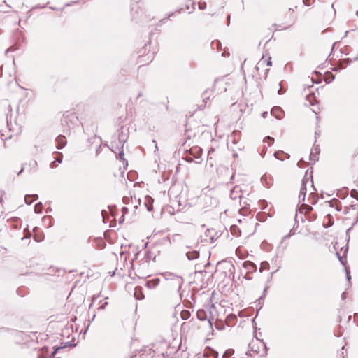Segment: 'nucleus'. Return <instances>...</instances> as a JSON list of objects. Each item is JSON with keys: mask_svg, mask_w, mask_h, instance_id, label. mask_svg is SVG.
Returning <instances> with one entry per match:
<instances>
[{"mask_svg": "<svg viewBox=\"0 0 358 358\" xmlns=\"http://www.w3.org/2000/svg\"><path fill=\"white\" fill-rule=\"evenodd\" d=\"M317 196L315 194V193L314 192H310V194H309V196L308 198V201L311 203V204H315L317 202Z\"/></svg>", "mask_w": 358, "mask_h": 358, "instance_id": "ddd939ff", "label": "nucleus"}, {"mask_svg": "<svg viewBox=\"0 0 358 358\" xmlns=\"http://www.w3.org/2000/svg\"><path fill=\"white\" fill-rule=\"evenodd\" d=\"M108 303L106 301L103 302L101 306H100V308L101 309H104L106 308V306H107Z\"/></svg>", "mask_w": 358, "mask_h": 358, "instance_id": "bb28decb", "label": "nucleus"}, {"mask_svg": "<svg viewBox=\"0 0 358 358\" xmlns=\"http://www.w3.org/2000/svg\"><path fill=\"white\" fill-rule=\"evenodd\" d=\"M199 8L200 10H204L206 8V2H202V1H200L199 3Z\"/></svg>", "mask_w": 358, "mask_h": 358, "instance_id": "412c9836", "label": "nucleus"}, {"mask_svg": "<svg viewBox=\"0 0 358 358\" xmlns=\"http://www.w3.org/2000/svg\"><path fill=\"white\" fill-rule=\"evenodd\" d=\"M334 79V76L331 75V76H330V77H328V78H326V81H327V83H330V82H331Z\"/></svg>", "mask_w": 358, "mask_h": 358, "instance_id": "5701e85b", "label": "nucleus"}, {"mask_svg": "<svg viewBox=\"0 0 358 358\" xmlns=\"http://www.w3.org/2000/svg\"><path fill=\"white\" fill-rule=\"evenodd\" d=\"M134 296L138 300H142L144 299V295L143 294L142 287H136L134 289Z\"/></svg>", "mask_w": 358, "mask_h": 358, "instance_id": "6e6552de", "label": "nucleus"}, {"mask_svg": "<svg viewBox=\"0 0 358 358\" xmlns=\"http://www.w3.org/2000/svg\"><path fill=\"white\" fill-rule=\"evenodd\" d=\"M190 312L187 310H183L180 313V317L184 320L189 319L190 317Z\"/></svg>", "mask_w": 358, "mask_h": 358, "instance_id": "4468645a", "label": "nucleus"}, {"mask_svg": "<svg viewBox=\"0 0 358 358\" xmlns=\"http://www.w3.org/2000/svg\"><path fill=\"white\" fill-rule=\"evenodd\" d=\"M187 160L188 162H192V161H193V159H192V158H190V159H187Z\"/></svg>", "mask_w": 358, "mask_h": 358, "instance_id": "e433bc0d", "label": "nucleus"}, {"mask_svg": "<svg viewBox=\"0 0 358 358\" xmlns=\"http://www.w3.org/2000/svg\"><path fill=\"white\" fill-rule=\"evenodd\" d=\"M303 1L306 6H308L310 5V3L308 2V0H303Z\"/></svg>", "mask_w": 358, "mask_h": 358, "instance_id": "c85d7f7f", "label": "nucleus"}, {"mask_svg": "<svg viewBox=\"0 0 358 358\" xmlns=\"http://www.w3.org/2000/svg\"><path fill=\"white\" fill-rule=\"evenodd\" d=\"M277 154H278V153H277V152H275V153L274 154V155H275V157L276 158H278V156H277Z\"/></svg>", "mask_w": 358, "mask_h": 358, "instance_id": "a19ab883", "label": "nucleus"}, {"mask_svg": "<svg viewBox=\"0 0 358 358\" xmlns=\"http://www.w3.org/2000/svg\"><path fill=\"white\" fill-rule=\"evenodd\" d=\"M267 265H268V263H266V262L262 263L261 269L262 268H266V266H267Z\"/></svg>", "mask_w": 358, "mask_h": 358, "instance_id": "cd10ccee", "label": "nucleus"}, {"mask_svg": "<svg viewBox=\"0 0 358 358\" xmlns=\"http://www.w3.org/2000/svg\"><path fill=\"white\" fill-rule=\"evenodd\" d=\"M334 248L336 251V256H337L338 259H339L341 264L345 266L346 278H347V280H348V282H350V278H351L350 275V271L348 269V268L345 266V264L347 262L346 255L348 252V247H347V245L341 247L340 252H338V249L339 248V244L338 242H336L335 243V245H334Z\"/></svg>", "mask_w": 358, "mask_h": 358, "instance_id": "f257e3e1", "label": "nucleus"}, {"mask_svg": "<svg viewBox=\"0 0 358 358\" xmlns=\"http://www.w3.org/2000/svg\"><path fill=\"white\" fill-rule=\"evenodd\" d=\"M56 161L53 162L51 164V166L52 167H54L55 166H56L55 164Z\"/></svg>", "mask_w": 358, "mask_h": 358, "instance_id": "72a5a7b5", "label": "nucleus"}, {"mask_svg": "<svg viewBox=\"0 0 358 358\" xmlns=\"http://www.w3.org/2000/svg\"><path fill=\"white\" fill-rule=\"evenodd\" d=\"M159 283V279H154L152 280H149L146 282V287L149 289H153L158 286Z\"/></svg>", "mask_w": 358, "mask_h": 358, "instance_id": "9d476101", "label": "nucleus"}, {"mask_svg": "<svg viewBox=\"0 0 358 358\" xmlns=\"http://www.w3.org/2000/svg\"><path fill=\"white\" fill-rule=\"evenodd\" d=\"M145 205H146V206H147V209H148V211L152 210V207L151 206H148V205H147V204H145Z\"/></svg>", "mask_w": 358, "mask_h": 358, "instance_id": "c756f323", "label": "nucleus"}, {"mask_svg": "<svg viewBox=\"0 0 358 358\" xmlns=\"http://www.w3.org/2000/svg\"><path fill=\"white\" fill-rule=\"evenodd\" d=\"M302 207L304 210H306V211H310L312 210V207L310 206V205H307V204H304L303 203L302 204Z\"/></svg>", "mask_w": 358, "mask_h": 358, "instance_id": "4be33fe9", "label": "nucleus"}, {"mask_svg": "<svg viewBox=\"0 0 358 358\" xmlns=\"http://www.w3.org/2000/svg\"><path fill=\"white\" fill-rule=\"evenodd\" d=\"M266 115H267V112H264L262 113V117H265Z\"/></svg>", "mask_w": 358, "mask_h": 358, "instance_id": "473e14b6", "label": "nucleus"}, {"mask_svg": "<svg viewBox=\"0 0 358 358\" xmlns=\"http://www.w3.org/2000/svg\"><path fill=\"white\" fill-rule=\"evenodd\" d=\"M239 132L238 131H234L230 136V141L233 143V144L236 143V137H238Z\"/></svg>", "mask_w": 358, "mask_h": 358, "instance_id": "2eb2a0df", "label": "nucleus"}, {"mask_svg": "<svg viewBox=\"0 0 358 358\" xmlns=\"http://www.w3.org/2000/svg\"><path fill=\"white\" fill-rule=\"evenodd\" d=\"M267 141H272L273 142L274 141V138H272V137H270V136H267L264 138V142H267Z\"/></svg>", "mask_w": 358, "mask_h": 358, "instance_id": "393cba45", "label": "nucleus"}, {"mask_svg": "<svg viewBox=\"0 0 358 358\" xmlns=\"http://www.w3.org/2000/svg\"><path fill=\"white\" fill-rule=\"evenodd\" d=\"M196 150V152L198 154V157H199L201 156V152H202V150L201 148H196L195 149Z\"/></svg>", "mask_w": 358, "mask_h": 358, "instance_id": "a878e982", "label": "nucleus"}, {"mask_svg": "<svg viewBox=\"0 0 358 358\" xmlns=\"http://www.w3.org/2000/svg\"><path fill=\"white\" fill-rule=\"evenodd\" d=\"M164 276L166 280H176V287H177L178 289L181 288V286L183 283V280L181 277L172 273H167L164 275Z\"/></svg>", "mask_w": 358, "mask_h": 358, "instance_id": "20e7f679", "label": "nucleus"}, {"mask_svg": "<svg viewBox=\"0 0 358 358\" xmlns=\"http://www.w3.org/2000/svg\"><path fill=\"white\" fill-rule=\"evenodd\" d=\"M350 195L358 201V192L355 189L351 190Z\"/></svg>", "mask_w": 358, "mask_h": 358, "instance_id": "a211bd4d", "label": "nucleus"}, {"mask_svg": "<svg viewBox=\"0 0 358 358\" xmlns=\"http://www.w3.org/2000/svg\"><path fill=\"white\" fill-rule=\"evenodd\" d=\"M153 143H156L155 140H153ZM155 147L157 148V144H155Z\"/></svg>", "mask_w": 358, "mask_h": 358, "instance_id": "79ce46f5", "label": "nucleus"}, {"mask_svg": "<svg viewBox=\"0 0 358 358\" xmlns=\"http://www.w3.org/2000/svg\"><path fill=\"white\" fill-rule=\"evenodd\" d=\"M266 62V65L268 66H271L272 65V62L271 61V58H269L268 60L264 59L263 58L258 62V65L262 66L264 63Z\"/></svg>", "mask_w": 358, "mask_h": 358, "instance_id": "dca6fc26", "label": "nucleus"}, {"mask_svg": "<svg viewBox=\"0 0 358 358\" xmlns=\"http://www.w3.org/2000/svg\"><path fill=\"white\" fill-rule=\"evenodd\" d=\"M308 190L309 192H310L312 191H315V189L313 186V180L305 176L302 180L300 193L299 195V202H303L305 201V197Z\"/></svg>", "mask_w": 358, "mask_h": 358, "instance_id": "f03ea898", "label": "nucleus"}, {"mask_svg": "<svg viewBox=\"0 0 358 358\" xmlns=\"http://www.w3.org/2000/svg\"><path fill=\"white\" fill-rule=\"evenodd\" d=\"M253 345H254V344L252 345V347H251L252 350H248L246 352L247 355L252 357L255 355H257L259 353V351L257 350H253Z\"/></svg>", "mask_w": 358, "mask_h": 358, "instance_id": "f3484780", "label": "nucleus"}, {"mask_svg": "<svg viewBox=\"0 0 358 358\" xmlns=\"http://www.w3.org/2000/svg\"><path fill=\"white\" fill-rule=\"evenodd\" d=\"M215 152V149L213 148H210L208 150V159H213V152Z\"/></svg>", "mask_w": 358, "mask_h": 358, "instance_id": "6ab92c4d", "label": "nucleus"}, {"mask_svg": "<svg viewBox=\"0 0 358 358\" xmlns=\"http://www.w3.org/2000/svg\"><path fill=\"white\" fill-rule=\"evenodd\" d=\"M38 198V196L36 194L34 195H26L24 200L27 204L31 205L32 202Z\"/></svg>", "mask_w": 358, "mask_h": 358, "instance_id": "f8f14e48", "label": "nucleus"}, {"mask_svg": "<svg viewBox=\"0 0 358 358\" xmlns=\"http://www.w3.org/2000/svg\"><path fill=\"white\" fill-rule=\"evenodd\" d=\"M278 94H283V92L282 91V87H280V89H279V90H278Z\"/></svg>", "mask_w": 358, "mask_h": 358, "instance_id": "7c9ffc66", "label": "nucleus"}, {"mask_svg": "<svg viewBox=\"0 0 358 358\" xmlns=\"http://www.w3.org/2000/svg\"><path fill=\"white\" fill-rule=\"evenodd\" d=\"M56 143H57V149H62V148L64 147V145H66V138L65 136H62V135H59L57 138H56Z\"/></svg>", "mask_w": 358, "mask_h": 358, "instance_id": "423d86ee", "label": "nucleus"}, {"mask_svg": "<svg viewBox=\"0 0 358 358\" xmlns=\"http://www.w3.org/2000/svg\"><path fill=\"white\" fill-rule=\"evenodd\" d=\"M23 168L20 171V172L18 173V175L20 174L22 171H23Z\"/></svg>", "mask_w": 358, "mask_h": 358, "instance_id": "4c0bfd02", "label": "nucleus"}, {"mask_svg": "<svg viewBox=\"0 0 358 358\" xmlns=\"http://www.w3.org/2000/svg\"><path fill=\"white\" fill-rule=\"evenodd\" d=\"M57 162L58 163H61V162H62V158H57Z\"/></svg>", "mask_w": 358, "mask_h": 358, "instance_id": "2f4dec72", "label": "nucleus"}, {"mask_svg": "<svg viewBox=\"0 0 358 358\" xmlns=\"http://www.w3.org/2000/svg\"><path fill=\"white\" fill-rule=\"evenodd\" d=\"M271 113L272 115L279 120L282 119L284 116V112L282 108L277 106L272 108Z\"/></svg>", "mask_w": 358, "mask_h": 358, "instance_id": "39448f33", "label": "nucleus"}, {"mask_svg": "<svg viewBox=\"0 0 358 358\" xmlns=\"http://www.w3.org/2000/svg\"><path fill=\"white\" fill-rule=\"evenodd\" d=\"M208 323H209L210 326L211 327L212 326V322H211L210 319H208Z\"/></svg>", "mask_w": 358, "mask_h": 358, "instance_id": "c9c22d12", "label": "nucleus"}, {"mask_svg": "<svg viewBox=\"0 0 358 358\" xmlns=\"http://www.w3.org/2000/svg\"><path fill=\"white\" fill-rule=\"evenodd\" d=\"M204 241L207 243H213L217 238V233L214 229H208L204 234Z\"/></svg>", "mask_w": 358, "mask_h": 358, "instance_id": "7ed1b4c3", "label": "nucleus"}, {"mask_svg": "<svg viewBox=\"0 0 358 358\" xmlns=\"http://www.w3.org/2000/svg\"><path fill=\"white\" fill-rule=\"evenodd\" d=\"M196 316L199 320H205L207 318V313L203 310H199L196 313Z\"/></svg>", "mask_w": 358, "mask_h": 358, "instance_id": "9b49d317", "label": "nucleus"}, {"mask_svg": "<svg viewBox=\"0 0 358 358\" xmlns=\"http://www.w3.org/2000/svg\"><path fill=\"white\" fill-rule=\"evenodd\" d=\"M172 285L176 287V280H171Z\"/></svg>", "mask_w": 358, "mask_h": 358, "instance_id": "f704fd0d", "label": "nucleus"}, {"mask_svg": "<svg viewBox=\"0 0 358 358\" xmlns=\"http://www.w3.org/2000/svg\"><path fill=\"white\" fill-rule=\"evenodd\" d=\"M186 256L189 260H194L199 257V253L196 250L189 251L186 253Z\"/></svg>", "mask_w": 358, "mask_h": 358, "instance_id": "1a4fd4ad", "label": "nucleus"}, {"mask_svg": "<svg viewBox=\"0 0 358 358\" xmlns=\"http://www.w3.org/2000/svg\"><path fill=\"white\" fill-rule=\"evenodd\" d=\"M342 298L344 299L345 298V293H343L342 294Z\"/></svg>", "mask_w": 358, "mask_h": 358, "instance_id": "ea45409f", "label": "nucleus"}, {"mask_svg": "<svg viewBox=\"0 0 358 358\" xmlns=\"http://www.w3.org/2000/svg\"><path fill=\"white\" fill-rule=\"evenodd\" d=\"M41 206H42V205L41 203H37L34 208L35 212L37 213H40L41 210Z\"/></svg>", "mask_w": 358, "mask_h": 358, "instance_id": "aec40b11", "label": "nucleus"}, {"mask_svg": "<svg viewBox=\"0 0 358 358\" xmlns=\"http://www.w3.org/2000/svg\"><path fill=\"white\" fill-rule=\"evenodd\" d=\"M243 266L248 272L255 271L257 268L256 265L250 261L245 262Z\"/></svg>", "mask_w": 358, "mask_h": 358, "instance_id": "0eeeda50", "label": "nucleus"}, {"mask_svg": "<svg viewBox=\"0 0 358 358\" xmlns=\"http://www.w3.org/2000/svg\"><path fill=\"white\" fill-rule=\"evenodd\" d=\"M215 327L219 330H222L224 329V325H220L217 322L215 324Z\"/></svg>", "mask_w": 358, "mask_h": 358, "instance_id": "b1692460", "label": "nucleus"}, {"mask_svg": "<svg viewBox=\"0 0 358 358\" xmlns=\"http://www.w3.org/2000/svg\"><path fill=\"white\" fill-rule=\"evenodd\" d=\"M229 20H230V16L229 15L227 17L228 22H229Z\"/></svg>", "mask_w": 358, "mask_h": 358, "instance_id": "58836bf2", "label": "nucleus"}]
</instances>
